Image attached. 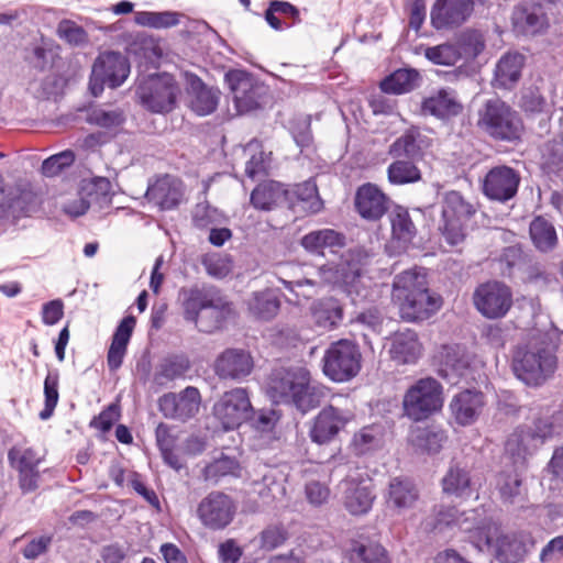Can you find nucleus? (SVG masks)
Wrapping results in <instances>:
<instances>
[{
	"label": "nucleus",
	"mask_w": 563,
	"mask_h": 563,
	"mask_svg": "<svg viewBox=\"0 0 563 563\" xmlns=\"http://www.w3.org/2000/svg\"><path fill=\"white\" fill-rule=\"evenodd\" d=\"M563 332L551 330L533 334L527 343L517 346L512 355V371L528 386H540L558 366Z\"/></svg>",
	"instance_id": "nucleus-1"
},
{
	"label": "nucleus",
	"mask_w": 563,
	"mask_h": 563,
	"mask_svg": "<svg viewBox=\"0 0 563 563\" xmlns=\"http://www.w3.org/2000/svg\"><path fill=\"white\" fill-rule=\"evenodd\" d=\"M391 299L407 321L426 320L442 306L441 297L429 290L426 274L416 268L395 276Z\"/></svg>",
	"instance_id": "nucleus-2"
},
{
	"label": "nucleus",
	"mask_w": 563,
	"mask_h": 563,
	"mask_svg": "<svg viewBox=\"0 0 563 563\" xmlns=\"http://www.w3.org/2000/svg\"><path fill=\"white\" fill-rule=\"evenodd\" d=\"M267 394L276 404L292 405L301 413L320 406L323 390L311 384V375L303 367L275 369L269 377Z\"/></svg>",
	"instance_id": "nucleus-3"
},
{
	"label": "nucleus",
	"mask_w": 563,
	"mask_h": 563,
	"mask_svg": "<svg viewBox=\"0 0 563 563\" xmlns=\"http://www.w3.org/2000/svg\"><path fill=\"white\" fill-rule=\"evenodd\" d=\"M454 528L465 533V539L479 551L486 545H492L497 533V523L487 517L484 510L460 511L456 507H441L435 515L434 529L443 531Z\"/></svg>",
	"instance_id": "nucleus-4"
},
{
	"label": "nucleus",
	"mask_w": 563,
	"mask_h": 563,
	"mask_svg": "<svg viewBox=\"0 0 563 563\" xmlns=\"http://www.w3.org/2000/svg\"><path fill=\"white\" fill-rule=\"evenodd\" d=\"M179 299L184 318L194 322L200 331L210 333L220 327L223 300L214 287L206 285L183 287L179 290Z\"/></svg>",
	"instance_id": "nucleus-5"
},
{
	"label": "nucleus",
	"mask_w": 563,
	"mask_h": 563,
	"mask_svg": "<svg viewBox=\"0 0 563 563\" xmlns=\"http://www.w3.org/2000/svg\"><path fill=\"white\" fill-rule=\"evenodd\" d=\"M477 126L492 139L504 142L519 140L525 130L518 111L500 98L485 101L478 110Z\"/></svg>",
	"instance_id": "nucleus-6"
},
{
	"label": "nucleus",
	"mask_w": 563,
	"mask_h": 563,
	"mask_svg": "<svg viewBox=\"0 0 563 563\" xmlns=\"http://www.w3.org/2000/svg\"><path fill=\"white\" fill-rule=\"evenodd\" d=\"M319 280L303 278L296 282H284L287 289L294 287L317 286L320 284L339 285L344 287L349 295L366 296L364 268L358 261L344 258L338 264H325L318 268Z\"/></svg>",
	"instance_id": "nucleus-7"
},
{
	"label": "nucleus",
	"mask_w": 563,
	"mask_h": 563,
	"mask_svg": "<svg viewBox=\"0 0 563 563\" xmlns=\"http://www.w3.org/2000/svg\"><path fill=\"white\" fill-rule=\"evenodd\" d=\"M442 406V386L432 377L418 379L406 390L402 399L404 415L413 421L429 418Z\"/></svg>",
	"instance_id": "nucleus-8"
},
{
	"label": "nucleus",
	"mask_w": 563,
	"mask_h": 563,
	"mask_svg": "<svg viewBox=\"0 0 563 563\" xmlns=\"http://www.w3.org/2000/svg\"><path fill=\"white\" fill-rule=\"evenodd\" d=\"M361 358L362 355L356 344L349 340H339L325 350L322 369L331 380L346 382L360 372Z\"/></svg>",
	"instance_id": "nucleus-9"
},
{
	"label": "nucleus",
	"mask_w": 563,
	"mask_h": 563,
	"mask_svg": "<svg viewBox=\"0 0 563 563\" xmlns=\"http://www.w3.org/2000/svg\"><path fill=\"white\" fill-rule=\"evenodd\" d=\"M475 213L474 207L456 191H446L442 198V223L440 231L450 245L465 239V222Z\"/></svg>",
	"instance_id": "nucleus-10"
},
{
	"label": "nucleus",
	"mask_w": 563,
	"mask_h": 563,
	"mask_svg": "<svg viewBox=\"0 0 563 563\" xmlns=\"http://www.w3.org/2000/svg\"><path fill=\"white\" fill-rule=\"evenodd\" d=\"M130 74L129 59L117 52H103L96 58L89 88L95 97H98L107 85L110 88L120 87Z\"/></svg>",
	"instance_id": "nucleus-11"
},
{
	"label": "nucleus",
	"mask_w": 563,
	"mask_h": 563,
	"mask_svg": "<svg viewBox=\"0 0 563 563\" xmlns=\"http://www.w3.org/2000/svg\"><path fill=\"white\" fill-rule=\"evenodd\" d=\"M353 419L354 412L349 407L327 405L311 420L309 438L316 444H329Z\"/></svg>",
	"instance_id": "nucleus-12"
},
{
	"label": "nucleus",
	"mask_w": 563,
	"mask_h": 563,
	"mask_svg": "<svg viewBox=\"0 0 563 563\" xmlns=\"http://www.w3.org/2000/svg\"><path fill=\"white\" fill-rule=\"evenodd\" d=\"M178 93L179 87L174 77L168 74L152 77L137 89L142 104L155 113L172 111Z\"/></svg>",
	"instance_id": "nucleus-13"
},
{
	"label": "nucleus",
	"mask_w": 563,
	"mask_h": 563,
	"mask_svg": "<svg viewBox=\"0 0 563 563\" xmlns=\"http://www.w3.org/2000/svg\"><path fill=\"white\" fill-rule=\"evenodd\" d=\"M213 415L224 430H234L253 415L246 389L236 387L225 391L213 406Z\"/></svg>",
	"instance_id": "nucleus-14"
},
{
	"label": "nucleus",
	"mask_w": 563,
	"mask_h": 563,
	"mask_svg": "<svg viewBox=\"0 0 563 563\" xmlns=\"http://www.w3.org/2000/svg\"><path fill=\"white\" fill-rule=\"evenodd\" d=\"M235 514L234 500L222 492L209 493L197 507V517L210 530H223L233 521Z\"/></svg>",
	"instance_id": "nucleus-15"
},
{
	"label": "nucleus",
	"mask_w": 563,
	"mask_h": 563,
	"mask_svg": "<svg viewBox=\"0 0 563 563\" xmlns=\"http://www.w3.org/2000/svg\"><path fill=\"white\" fill-rule=\"evenodd\" d=\"M476 309L488 319L504 318L512 306L511 289L500 282L479 285L473 296Z\"/></svg>",
	"instance_id": "nucleus-16"
},
{
	"label": "nucleus",
	"mask_w": 563,
	"mask_h": 563,
	"mask_svg": "<svg viewBox=\"0 0 563 563\" xmlns=\"http://www.w3.org/2000/svg\"><path fill=\"white\" fill-rule=\"evenodd\" d=\"M550 435L551 426L547 423L543 424V428H517L506 441L505 453L514 466L525 467L527 457Z\"/></svg>",
	"instance_id": "nucleus-17"
},
{
	"label": "nucleus",
	"mask_w": 563,
	"mask_h": 563,
	"mask_svg": "<svg viewBox=\"0 0 563 563\" xmlns=\"http://www.w3.org/2000/svg\"><path fill=\"white\" fill-rule=\"evenodd\" d=\"M201 395L198 388L188 386L179 393H167L159 397L158 409L167 419L186 422L194 418L200 408Z\"/></svg>",
	"instance_id": "nucleus-18"
},
{
	"label": "nucleus",
	"mask_w": 563,
	"mask_h": 563,
	"mask_svg": "<svg viewBox=\"0 0 563 563\" xmlns=\"http://www.w3.org/2000/svg\"><path fill=\"white\" fill-rule=\"evenodd\" d=\"M519 173L506 165L493 167L483 180V194L490 200L507 202L512 199L519 188Z\"/></svg>",
	"instance_id": "nucleus-19"
},
{
	"label": "nucleus",
	"mask_w": 563,
	"mask_h": 563,
	"mask_svg": "<svg viewBox=\"0 0 563 563\" xmlns=\"http://www.w3.org/2000/svg\"><path fill=\"white\" fill-rule=\"evenodd\" d=\"M472 15L470 0H435L430 11V22L437 31L453 30Z\"/></svg>",
	"instance_id": "nucleus-20"
},
{
	"label": "nucleus",
	"mask_w": 563,
	"mask_h": 563,
	"mask_svg": "<svg viewBox=\"0 0 563 563\" xmlns=\"http://www.w3.org/2000/svg\"><path fill=\"white\" fill-rule=\"evenodd\" d=\"M8 459L12 467L19 472V484L23 493L35 490L40 478L38 465L43 456L32 448L13 446L8 453Z\"/></svg>",
	"instance_id": "nucleus-21"
},
{
	"label": "nucleus",
	"mask_w": 563,
	"mask_h": 563,
	"mask_svg": "<svg viewBox=\"0 0 563 563\" xmlns=\"http://www.w3.org/2000/svg\"><path fill=\"white\" fill-rule=\"evenodd\" d=\"M225 81L239 113H245L260 107L261 88L246 71L230 70L225 74Z\"/></svg>",
	"instance_id": "nucleus-22"
},
{
	"label": "nucleus",
	"mask_w": 563,
	"mask_h": 563,
	"mask_svg": "<svg viewBox=\"0 0 563 563\" xmlns=\"http://www.w3.org/2000/svg\"><path fill=\"white\" fill-rule=\"evenodd\" d=\"M185 186L183 181L172 175H163L151 183L146 190V198L162 210H172L184 200Z\"/></svg>",
	"instance_id": "nucleus-23"
},
{
	"label": "nucleus",
	"mask_w": 563,
	"mask_h": 563,
	"mask_svg": "<svg viewBox=\"0 0 563 563\" xmlns=\"http://www.w3.org/2000/svg\"><path fill=\"white\" fill-rule=\"evenodd\" d=\"M388 202L386 194L372 183L363 184L355 192V210L366 220H379L388 210Z\"/></svg>",
	"instance_id": "nucleus-24"
},
{
	"label": "nucleus",
	"mask_w": 563,
	"mask_h": 563,
	"mask_svg": "<svg viewBox=\"0 0 563 563\" xmlns=\"http://www.w3.org/2000/svg\"><path fill=\"white\" fill-rule=\"evenodd\" d=\"M254 368V361L249 351L227 349L214 362V372L220 378L241 379L249 376Z\"/></svg>",
	"instance_id": "nucleus-25"
},
{
	"label": "nucleus",
	"mask_w": 563,
	"mask_h": 563,
	"mask_svg": "<svg viewBox=\"0 0 563 563\" xmlns=\"http://www.w3.org/2000/svg\"><path fill=\"white\" fill-rule=\"evenodd\" d=\"M187 93L189 97V108L198 115H208L216 111L220 90L208 87L197 75L186 74Z\"/></svg>",
	"instance_id": "nucleus-26"
},
{
	"label": "nucleus",
	"mask_w": 563,
	"mask_h": 563,
	"mask_svg": "<svg viewBox=\"0 0 563 563\" xmlns=\"http://www.w3.org/2000/svg\"><path fill=\"white\" fill-rule=\"evenodd\" d=\"M484 407V395L481 391L466 389L456 394L451 402L450 410L460 426L473 424Z\"/></svg>",
	"instance_id": "nucleus-27"
},
{
	"label": "nucleus",
	"mask_w": 563,
	"mask_h": 563,
	"mask_svg": "<svg viewBox=\"0 0 563 563\" xmlns=\"http://www.w3.org/2000/svg\"><path fill=\"white\" fill-rule=\"evenodd\" d=\"M514 30L523 35H534L548 26L547 14L534 3L522 2L514 8L511 15Z\"/></svg>",
	"instance_id": "nucleus-28"
},
{
	"label": "nucleus",
	"mask_w": 563,
	"mask_h": 563,
	"mask_svg": "<svg viewBox=\"0 0 563 563\" xmlns=\"http://www.w3.org/2000/svg\"><path fill=\"white\" fill-rule=\"evenodd\" d=\"M136 319L133 316L124 317L117 327L107 354V364L111 372L118 371L126 355L128 345L132 338Z\"/></svg>",
	"instance_id": "nucleus-29"
},
{
	"label": "nucleus",
	"mask_w": 563,
	"mask_h": 563,
	"mask_svg": "<svg viewBox=\"0 0 563 563\" xmlns=\"http://www.w3.org/2000/svg\"><path fill=\"white\" fill-rule=\"evenodd\" d=\"M390 356L399 364H412L421 355V344L412 330L399 331L391 339Z\"/></svg>",
	"instance_id": "nucleus-30"
},
{
	"label": "nucleus",
	"mask_w": 563,
	"mask_h": 563,
	"mask_svg": "<svg viewBox=\"0 0 563 563\" xmlns=\"http://www.w3.org/2000/svg\"><path fill=\"white\" fill-rule=\"evenodd\" d=\"M421 109L423 113H428L440 119H446L457 115L462 111L463 107L456 100L453 90L440 89L435 93L423 99Z\"/></svg>",
	"instance_id": "nucleus-31"
},
{
	"label": "nucleus",
	"mask_w": 563,
	"mask_h": 563,
	"mask_svg": "<svg viewBox=\"0 0 563 563\" xmlns=\"http://www.w3.org/2000/svg\"><path fill=\"white\" fill-rule=\"evenodd\" d=\"M374 499L375 495L368 484L355 481L345 482L344 506L350 514H366L372 508Z\"/></svg>",
	"instance_id": "nucleus-32"
},
{
	"label": "nucleus",
	"mask_w": 563,
	"mask_h": 563,
	"mask_svg": "<svg viewBox=\"0 0 563 563\" xmlns=\"http://www.w3.org/2000/svg\"><path fill=\"white\" fill-rule=\"evenodd\" d=\"M391 225V242L399 249L406 250L417 235V228L404 207H396L389 214Z\"/></svg>",
	"instance_id": "nucleus-33"
},
{
	"label": "nucleus",
	"mask_w": 563,
	"mask_h": 563,
	"mask_svg": "<svg viewBox=\"0 0 563 563\" xmlns=\"http://www.w3.org/2000/svg\"><path fill=\"white\" fill-rule=\"evenodd\" d=\"M247 309L258 320L269 321L274 319L280 309V300L276 290L266 288L254 291L247 300Z\"/></svg>",
	"instance_id": "nucleus-34"
},
{
	"label": "nucleus",
	"mask_w": 563,
	"mask_h": 563,
	"mask_svg": "<svg viewBox=\"0 0 563 563\" xmlns=\"http://www.w3.org/2000/svg\"><path fill=\"white\" fill-rule=\"evenodd\" d=\"M484 549H494L497 560L503 563H517L525 558L527 552L525 543L516 534L500 536L498 526L492 545H486Z\"/></svg>",
	"instance_id": "nucleus-35"
},
{
	"label": "nucleus",
	"mask_w": 563,
	"mask_h": 563,
	"mask_svg": "<svg viewBox=\"0 0 563 563\" xmlns=\"http://www.w3.org/2000/svg\"><path fill=\"white\" fill-rule=\"evenodd\" d=\"M419 493L415 484L408 478L394 477L390 479L387 493V505L397 510L409 509L415 506Z\"/></svg>",
	"instance_id": "nucleus-36"
},
{
	"label": "nucleus",
	"mask_w": 563,
	"mask_h": 563,
	"mask_svg": "<svg viewBox=\"0 0 563 563\" xmlns=\"http://www.w3.org/2000/svg\"><path fill=\"white\" fill-rule=\"evenodd\" d=\"M525 57L519 53L504 55L496 65L494 82L496 87L511 88L521 76Z\"/></svg>",
	"instance_id": "nucleus-37"
},
{
	"label": "nucleus",
	"mask_w": 563,
	"mask_h": 563,
	"mask_svg": "<svg viewBox=\"0 0 563 563\" xmlns=\"http://www.w3.org/2000/svg\"><path fill=\"white\" fill-rule=\"evenodd\" d=\"M300 244L308 253L323 255L325 249L343 246L344 236L333 229L314 230L305 234Z\"/></svg>",
	"instance_id": "nucleus-38"
},
{
	"label": "nucleus",
	"mask_w": 563,
	"mask_h": 563,
	"mask_svg": "<svg viewBox=\"0 0 563 563\" xmlns=\"http://www.w3.org/2000/svg\"><path fill=\"white\" fill-rule=\"evenodd\" d=\"M441 483L442 490L446 495L470 497L472 494L470 472L457 464L449 467Z\"/></svg>",
	"instance_id": "nucleus-39"
},
{
	"label": "nucleus",
	"mask_w": 563,
	"mask_h": 563,
	"mask_svg": "<svg viewBox=\"0 0 563 563\" xmlns=\"http://www.w3.org/2000/svg\"><path fill=\"white\" fill-rule=\"evenodd\" d=\"M311 310L316 323L324 329L336 327L343 319V308L332 297L318 300L313 303Z\"/></svg>",
	"instance_id": "nucleus-40"
},
{
	"label": "nucleus",
	"mask_w": 563,
	"mask_h": 563,
	"mask_svg": "<svg viewBox=\"0 0 563 563\" xmlns=\"http://www.w3.org/2000/svg\"><path fill=\"white\" fill-rule=\"evenodd\" d=\"M253 492L258 495L264 505L279 500L286 495V487L280 474L266 472L261 481L253 483Z\"/></svg>",
	"instance_id": "nucleus-41"
},
{
	"label": "nucleus",
	"mask_w": 563,
	"mask_h": 563,
	"mask_svg": "<svg viewBox=\"0 0 563 563\" xmlns=\"http://www.w3.org/2000/svg\"><path fill=\"white\" fill-rule=\"evenodd\" d=\"M384 444L383 429L378 426H367L355 432L351 449L356 455H364L378 450Z\"/></svg>",
	"instance_id": "nucleus-42"
},
{
	"label": "nucleus",
	"mask_w": 563,
	"mask_h": 563,
	"mask_svg": "<svg viewBox=\"0 0 563 563\" xmlns=\"http://www.w3.org/2000/svg\"><path fill=\"white\" fill-rule=\"evenodd\" d=\"M529 232L533 245L541 252H550L558 244L555 228L542 217L531 221Z\"/></svg>",
	"instance_id": "nucleus-43"
},
{
	"label": "nucleus",
	"mask_w": 563,
	"mask_h": 563,
	"mask_svg": "<svg viewBox=\"0 0 563 563\" xmlns=\"http://www.w3.org/2000/svg\"><path fill=\"white\" fill-rule=\"evenodd\" d=\"M284 194L282 185L277 181H264L258 184L251 194V203L255 209L272 210Z\"/></svg>",
	"instance_id": "nucleus-44"
},
{
	"label": "nucleus",
	"mask_w": 563,
	"mask_h": 563,
	"mask_svg": "<svg viewBox=\"0 0 563 563\" xmlns=\"http://www.w3.org/2000/svg\"><path fill=\"white\" fill-rule=\"evenodd\" d=\"M419 78L415 69H397L380 82V89L387 93H406L416 88Z\"/></svg>",
	"instance_id": "nucleus-45"
},
{
	"label": "nucleus",
	"mask_w": 563,
	"mask_h": 563,
	"mask_svg": "<svg viewBox=\"0 0 563 563\" xmlns=\"http://www.w3.org/2000/svg\"><path fill=\"white\" fill-rule=\"evenodd\" d=\"M351 559L360 563H391L388 551L376 541H353Z\"/></svg>",
	"instance_id": "nucleus-46"
},
{
	"label": "nucleus",
	"mask_w": 563,
	"mask_h": 563,
	"mask_svg": "<svg viewBox=\"0 0 563 563\" xmlns=\"http://www.w3.org/2000/svg\"><path fill=\"white\" fill-rule=\"evenodd\" d=\"M276 14H280L285 18L291 19L292 23L300 22L299 10L294 4L287 1H269L268 8L265 11V20L268 23V25L276 31H283L285 29H288L290 24L283 22L279 18H277Z\"/></svg>",
	"instance_id": "nucleus-47"
},
{
	"label": "nucleus",
	"mask_w": 563,
	"mask_h": 563,
	"mask_svg": "<svg viewBox=\"0 0 563 563\" xmlns=\"http://www.w3.org/2000/svg\"><path fill=\"white\" fill-rule=\"evenodd\" d=\"M409 439L417 449L427 453H438L446 435L442 430L434 428H417L411 431Z\"/></svg>",
	"instance_id": "nucleus-48"
},
{
	"label": "nucleus",
	"mask_w": 563,
	"mask_h": 563,
	"mask_svg": "<svg viewBox=\"0 0 563 563\" xmlns=\"http://www.w3.org/2000/svg\"><path fill=\"white\" fill-rule=\"evenodd\" d=\"M387 178L391 185L413 184L421 179V172L410 159L398 158L389 164Z\"/></svg>",
	"instance_id": "nucleus-49"
},
{
	"label": "nucleus",
	"mask_w": 563,
	"mask_h": 563,
	"mask_svg": "<svg viewBox=\"0 0 563 563\" xmlns=\"http://www.w3.org/2000/svg\"><path fill=\"white\" fill-rule=\"evenodd\" d=\"M523 467L514 466L509 471H503L497 477V489L505 503L514 504L521 494V475L519 471Z\"/></svg>",
	"instance_id": "nucleus-50"
},
{
	"label": "nucleus",
	"mask_w": 563,
	"mask_h": 563,
	"mask_svg": "<svg viewBox=\"0 0 563 563\" xmlns=\"http://www.w3.org/2000/svg\"><path fill=\"white\" fill-rule=\"evenodd\" d=\"M420 136L421 134L417 129L407 130L389 146V155L395 158L416 157L421 151V146L419 144Z\"/></svg>",
	"instance_id": "nucleus-51"
},
{
	"label": "nucleus",
	"mask_w": 563,
	"mask_h": 563,
	"mask_svg": "<svg viewBox=\"0 0 563 563\" xmlns=\"http://www.w3.org/2000/svg\"><path fill=\"white\" fill-rule=\"evenodd\" d=\"M423 54L434 65L453 66L461 60L459 47L451 42L426 47Z\"/></svg>",
	"instance_id": "nucleus-52"
},
{
	"label": "nucleus",
	"mask_w": 563,
	"mask_h": 563,
	"mask_svg": "<svg viewBox=\"0 0 563 563\" xmlns=\"http://www.w3.org/2000/svg\"><path fill=\"white\" fill-rule=\"evenodd\" d=\"M455 45L459 47L461 59H474L485 48L484 35L476 30H466L459 35Z\"/></svg>",
	"instance_id": "nucleus-53"
},
{
	"label": "nucleus",
	"mask_w": 563,
	"mask_h": 563,
	"mask_svg": "<svg viewBox=\"0 0 563 563\" xmlns=\"http://www.w3.org/2000/svg\"><path fill=\"white\" fill-rule=\"evenodd\" d=\"M136 24L153 29H167L179 23V14L172 11L148 12L140 11L134 15Z\"/></svg>",
	"instance_id": "nucleus-54"
},
{
	"label": "nucleus",
	"mask_w": 563,
	"mask_h": 563,
	"mask_svg": "<svg viewBox=\"0 0 563 563\" xmlns=\"http://www.w3.org/2000/svg\"><path fill=\"white\" fill-rule=\"evenodd\" d=\"M444 351V361L442 363V367L439 369V373L451 384H456L459 378L464 376L468 364L465 360L456 357L457 353L453 347L445 346Z\"/></svg>",
	"instance_id": "nucleus-55"
},
{
	"label": "nucleus",
	"mask_w": 563,
	"mask_h": 563,
	"mask_svg": "<svg viewBox=\"0 0 563 563\" xmlns=\"http://www.w3.org/2000/svg\"><path fill=\"white\" fill-rule=\"evenodd\" d=\"M59 373L49 371L44 380V409L40 411V418L47 420L52 417L59 399L58 393Z\"/></svg>",
	"instance_id": "nucleus-56"
},
{
	"label": "nucleus",
	"mask_w": 563,
	"mask_h": 563,
	"mask_svg": "<svg viewBox=\"0 0 563 563\" xmlns=\"http://www.w3.org/2000/svg\"><path fill=\"white\" fill-rule=\"evenodd\" d=\"M124 114L119 109L96 108L89 111L87 122L104 129H115L124 122Z\"/></svg>",
	"instance_id": "nucleus-57"
},
{
	"label": "nucleus",
	"mask_w": 563,
	"mask_h": 563,
	"mask_svg": "<svg viewBox=\"0 0 563 563\" xmlns=\"http://www.w3.org/2000/svg\"><path fill=\"white\" fill-rule=\"evenodd\" d=\"M294 192L298 200L308 205L307 209L311 213H317L322 209L323 202L318 195V188L313 180L310 179L297 185Z\"/></svg>",
	"instance_id": "nucleus-58"
},
{
	"label": "nucleus",
	"mask_w": 563,
	"mask_h": 563,
	"mask_svg": "<svg viewBox=\"0 0 563 563\" xmlns=\"http://www.w3.org/2000/svg\"><path fill=\"white\" fill-rule=\"evenodd\" d=\"M542 165L551 172L563 169V143L558 139L547 142L542 148Z\"/></svg>",
	"instance_id": "nucleus-59"
},
{
	"label": "nucleus",
	"mask_w": 563,
	"mask_h": 563,
	"mask_svg": "<svg viewBox=\"0 0 563 563\" xmlns=\"http://www.w3.org/2000/svg\"><path fill=\"white\" fill-rule=\"evenodd\" d=\"M238 468L239 463L235 459L222 455L203 468V475L207 481H217L219 477L235 474Z\"/></svg>",
	"instance_id": "nucleus-60"
},
{
	"label": "nucleus",
	"mask_w": 563,
	"mask_h": 563,
	"mask_svg": "<svg viewBox=\"0 0 563 563\" xmlns=\"http://www.w3.org/2000/svg\"><path fill=\"white\" fill-rule=\"evenodd\" d=\"M75 161V154L70 150L63 151L58 154L46 158L42 164V173L46 177L58 175L64 168L69 167Z\"/></svg>",
	"instance_id": "nucleus-61"
},
{
	"label": "nucleus",
	"mask_w": 563,
	"mask_h": 563,
	"mask_svg": "<svg viewBox=\"0 0 563 563\" xmlns=\"http://www.w3.org/2000/svg\"><path fill=\"white\" fill-rule=\"evenodd\" d=\"M189 361L184 356H174L166 358L159 367L157 379L164 378L166 380H174L175 378L184 376L189 369Z\"/></svg>",
	"instance_id": "nucleus-62"
},
{
	"label": "nucleus",
	"mask_w": 563,
	"mask_h": 563,
	"mask_svg": "<svg viewBox=\"0 0 563 563\" xmlns=\"http://www.w3.org/2000/svg\"><path fill=\"white\" fill-rule=\"evenodd\" d=\"M58 36L73 46H79L88 41L87 32L69 20H63L57 27Z\"/></svg>",
	"instance_id": "nucleus-63"
},
{
	"label": "nucleus",
	"mask_w": 563,
	"mask_h": 563,
	"mask_svg": "<svg viewBox=\"0 0 563 563\" xmlns=\"http://www.w3.org/2000/svg\"><path fill=\"white\" fill-rule=\"evenodd\" d=\"M520 107L527 113H542L548 102L538 88H528L521 95Z\"/></svg>",
	"instance_id": "nucleus-64"
}]
</instances>
